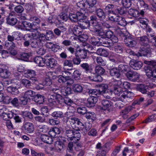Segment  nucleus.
Returning a JSON list of instances; mask_svg holds the SVG:
<instances>
[{"label":"nucleus","instance_id":"1","mask_svg":"<svg viewBox=\"0 0 156 156\" xmlns=\"http://www.w3.org/2000/svg\"><path fill=\"white\" fill-rule=\"evenodd\" d=\"M110 86L111 91L120 96L119 99L122 102L125 101V99L127 100V99L131 97L130 92L122 90L123 88L127 90L130 88V84L128 82H124L122 83L120 80H113L110 83Z\"/></svg>","mask_w":156,"mask_h":156},{"label":"nucleus","instance_id":"2","mask_svg":"<svg viewBox=\"0 0 156 156\" xmlns=\"http://www.w3.org/2000/svg\"><path fill=\"white\" fill-rule=\"evenodd\" d=\"M65 136L70 140H73L76 142L80 139L81 135L80 133L76 130L73 127L66 129L65 132Z\"/></svg>","mask_w":156,"mask_h":156},{"label":"nucleus","instance_id":"3","mask_svg":"<svg viewBox=\"0 0 156 156\" xmlns=\"http://www.w3.org/2000/svg\"><path fill=\"white\" fill-rule=\"evenodd\" d=\"M154 65V69H151V67H147L145 70L147 77L152 80H156V63Z\"/></svg>","mask_w":156,"mask_h":156},{"label":"nucleus","instance_id":"4","mask_svg":"<svg viewBox=\"0 0 156 156\" xmlns=\"http://www.w3.org/2000/svg\"><path fill=\"white\" fill-rule=\"evenodd\" d=\"M13 115L14 113L13 112L7 110L5 108L0 109V115L4 120L6 121L9 120L8 119L12 118L14 115Z\"/></svg>","mask_w":156,"mask_h":156},{"label":"nucleus","instance_id":"5","mask_svg":"<svg viewBox=\"0 0 156 156\" xmlns=\"http://www.w3.org/2000/svg\"><path fill=\"white\" fill-rule=\"evenodd\" d=\"M126 76L129 80L132 82L137 81L139 78L138 74L133 71H129L126 73Z\"/></svg>","mask_w":156,"mask_h":156},{"label":"nucleus","instance_id":"6","mask_svg":"<svg viewBox=\"0 0 156 156\" xmlns=\"http://www.w3.org/2000/svg\"><path fill=\"white\" fill-rule=\"evenodd\" d=\"M99 90L100 93L101 95H102L105 98H110L109 95L108 90V86L106 84H101L99 87Z\"/></svg>","mask_w":156,"mask_h":156},{"label":"nucleus","instance_id":"7","mask_svg":"<svg viewBox=\"0 0 156 156\" xmlns=\"http://www.w3.org/2000/svg\"><path fill=\"white\" fill-rule=\"evenodd\" d=\"M95 12V13L100 20H103L106 18V14L101 9H97L96 7H93V9L90 11L91 12Z\"/></svg>","mask_w":156,"mask_h":156},{"label":"nucleus","instance_id":"8","mask_svg":"<svg viewBox=\"0 0 156 156\" xmlns=\"http://www.w3.org/2000/svg\"><path fill=\"white\" fill-rule=\"evenodd\" d=\"M140 56H146L147 57H150L151 56V49L149 46H142L140 48L139 51Z\"/></svg>","mask_w":156,"mask_h":156},{"label":"nucleus","instance_id":"9","mask_svg":"<svg viewBox=\"0 0 156 156\" xmlns=\"http://www.w3.org/2000/svg\"><path fill=\"white\" fill-rule=\"evenodd\" d=\"M80 67L86 73H91L94 70V67L92 64L87 63H83L80 65Z\"/></svg>","mask_w":156,"mask_h":156},{"label":"nucleus","instance_id":"10","mask_svg":"<svg viewBox=\"0 0 156 156\" xmlns=\"http://www.w3.org/2000/svg\"><path fill=\"white\" fill-rule=\"evenodd\" d=\"M71 73L67 71H62V75L59 76L58 81L60 83H65L67 81L69 78V76L71 75Z\"/></svg>","mask_w":156,"mask_h":156},{"label":"nucleus","instance_id":"11","mask_svg":"<svg viewBox=\"0 0 156 156\" xmlns=\"http://www.w3.org/2000/svg\"><path fill=\"white\" fill-rule=\"evenodd\" d=\"M126 45L130 48L135 46L136 44V41L135 38L132 36H129L126 37L125 40Z\"/></svg>","mask_w":156,"mask_h":156},{"label":"nucleus","instance_id":"12","mask_svg":"<svg viewBox=\"0 0 156 156\" xmlns=\"http://www.w3.org/2000/svg\"><path fill=\"white\" fill-rule=\"evenodd\" d=\"M93 28L92 31L97 36H101L103 34V30L100 25L98 23L92 24Z\"/></svg>","mask_w":156,"mask_h":156},{"label":"nucleus","instance_id":"13","mask_svg":"<svg viewBox=\"0 0 156 156\" xmlns=\"http://www.w3.org/2000/svg\"><path fill=\"white\" fill-rule=\"evenodd\" d=\"M133 108L131 106H129L126 107L124 109L122 110L120 112V115L122 118L125 119L128 118L129 116L128 113L132 110Z\"/></svg>","mask_w":156,"mask_h":156},{"label":"nucleus","instance_id":"14","mask_svg":"<svg viewBox=\"0 0 156 156\" xmlns=\"http://www.w3.org/2000/svg\"><path fill=\"white\" fill-rule=\"evenodd\" d=\"M87 50L85 49H80L76 50L75 53V56L79 57L81 59H85L87 58Z\"/></svg>","mask_w":156,"mask_h":156},{"label":"nucleus","instance_id":"15","mask_svg":"<svg viewBox=\"0 0 156 156\" xmlns=\"http://www.w3.org/2000/svg\"><path fill=\"white\" fill-rule=\"evenodd\" d=\"M129 65L134 69L137 70L142 67L143 63L141 61L133 60L130 61Z\"/></svg>","mask_w":156,"mask_h":156},{"label":"nucleus","instance_id":"16","mask_svg":"<svg viewBox=\"0 0 156 156\" xmlns=\"http://www.w3.org/2000/svg\"><path fill=\"white\" fill-rule=\"evenodd\" d=\"M101 103L102 105L101 109L104 111H109L112 105L111 101L106 99L102 100L101 101Z\"/></svg>","mask_w":156,"mask_h":156},{"label":"nucleus","instance_id":"17","mask_svg":"<svg viewBox=\"0 0 156 156\" xmlns=\"http://www.w3.org/2000/svg\"><path fill=\"white\" fill-rule=\"evenodd\" d=\"M110 149V144L109 143H106L102 146L100 151L97 152L98 154L100 156H105L106 153Z\"/></svg>","mask_w":156,"mask_h":156},{"label":"nucleus","instance_id":"18","mask_svg":"<svg viewBox=\"0 0 156 156\" xmlns=\"http://www.w3.org/2000/svg\"><path fill=\"white\" fill-rule=\"evenodd\" d=\"M23 128H24V131L28 133H31L34 130V125L30 122H26L23 126Z\"/></svg>","mask_w":156,"mask_h":156},{"label":"nucleus","instance_id":"19","mask_svg":"<svg viewBox=\"0 0 156 156\" xmlns=\"http://www.w3.org/2000/svg\"><path fill=\"white\" fill-rule=\"evenodd\" d=\"M127 12V8L125 7L115 8L114 10L112 11V13L115 15L119 14L121 15L126 14Z\"/></svg>","mask_w":156,"mask_h":156},{"label":"nucleus","instance_id":"20","mask_svg":"<svg viewBox=\"0 0 156 156\" xmlns=\"http://www.w3.org/2000/svg\"><path fill=\"white\" fill-rule=\"evenodd\" d=\"M88 77L90 80L95 82H100L102 80L101 76L96 73H91Z\"/></svg>","mask_w":156,"mask_h":156},{"label":"nucleus","instance_id":"21","mask_svg":"<svg viewBox=\"0 0 156 156\" xmlns=\"http://www.w3.org/2000/svg\"><path fill=\"white\" fill-rule=\"evenodd\" d=\"M100 46L102 45L105 47H108L111 46L110 41L107 39L104 36H100Z\"/></svg>","mask_w":156,"mask_h":156},{"label":"nucleus","instance_id":"22","mask_svg":"<svg viewBox=\"0 0 156 156\" xmlns=\"http://www.w3.org/2000/svg\"><path fill=\"white\" fill-rule=\"evenodd\" d=\"M98 101L97 98L94 96H90L87 99V105L89 107H91L94 106L95 104Z\"/></svg>","mask_w":156,"mask_h":156},{"label":"nucleus","instance_id":"23","mask_svg":"<svg viewBox=\"0 0 156 156\" xmlns=\"http://www.w3.org/2000/svg\"><path fill=\"white\" fill-rule=\"evenodd\" d=\"M49 68H52L57 64V61L53 58H50L45 60V63Z\"/></svg>","mask_w":156,"mask_h":156},{"label":"nucleus","instance_id":"24","mask_svg":"<svg viewBox=\"0 0 156 156\" xmlns=\"http://www.w3.org/2000/svg\"><path fill=\"white\" fill-rule=\"evenodd\" d=\"M66 28L63 26H60L58 28H55L54 30V32L57 36L61 35L62 33H66Z\"/></svg>","mask_w":156,"mask_h":156},{"label":"nucleus","instance_id":"25","mask_svg":"<svg viewBox=\"0 0 156 156\" xmlns=\"http://www.w3.org/2000/svg\"><path fill=\"white\" fill-rule=\"evenodd\" d=\"M41 139L43 142L48 144H51L53 141L52 137L50 136L46 135H42L41 136Z\"/></svg>","mask_w":156,"mask_h":156},{"label":"nucleus","instance_id":"26","mask_svg":"<svg viewBox=\"0 0 156 156\" xmlns=\"http://www.w3.org/2000/svg\"><path fill=\"white\" fill-rule=\"evenodd\" d=\"M33 100L37 104H43L44 101V96L41 94H37L33 98Z\"/></svg>","mask_w":156,"mask_h":156},{"label":"nucleus","instance_id":"27","mask_svg":"<svg viewBox=\"0 0 156 156\" xmlns=\"http://www.w3.org/2000/svg\"><path fill=\"white\" fill-rule=\"evenodd\" d=\"M83 28L80 26L76 25L74 27L73 33L76 36L82 37Z\"/></svg>","mask_w":156,"mask_h":156},{"label":"nucleus","instance_id":"28","mask_svg":"<svg viewBox=\"0 0 156 156\" xmlns=\"http://www.w3.org/2000/svg\"><path fill=\"white\" fill-rule=\"evenodd\" d=\"M110 75L117 78H119L121 74L118 69L116 67H113L110 70Z\"/></svg>","mask_w":156,"mask_h":156},{"label":"nucleus","instance_id":"29","mask_svg":"<svg viewBox=\"0 0 156 156\" xmlns=\"http://www.w3.org/2000/svg\"><path fill=\"white\" fill-rule=\"evenodd\" d=\"M53 90L55 94L50 95L48 99V101L51 103H53L54 102H56L57 94L58 93V91H59V89H54Z\"/></svg>","mask_w":156,"mask_h":156},{"label":"nucleus","instance_id":"30","mask_svg":"<svg viewBox=\"0 0 156 156\" xmlns=\"http://www.w3.org/2000/svg\"><path fill=\"white\" fill-rule=\"evenodd\" d=\"M73 127L76 131H83L84 127V124L81 121L80 119L78 120L77 123H76V125L72 126Z\"/></svg>","mask_w":156,"mask_h":156},{"label":"nucleus","instance_id":"31","mask_svg":"<svg viewBox=\"0 0 156 156\" xmlns=\"http://www.w3.org/2000/svg\"><path fill=\"white\" fill-rule=\"evenodd\" d=\"M30 56V54L29 53H23L18 54L17 55V58L19 59L27 61L28 60Z\"/></svg>","mask_w":156,"mask_h":156},{"label":"nucleus","instance_id":"32","mask_svg":"<svg viewBox=\"0 0 156 156\" xmlns=\"http://www.w3.org/2000/svg\"><path fill=\"white\" fill-rule=\"evenodd\" d=\"M34 62L40 66H44L45 63V59L40 56L35 57L34 59Z\"/></svg>","mask_w":156,"mask_h":156},{"label":"nucleus","instance_id":"33","mask_svg":"<svg viewBox=\"0 0 156 156\" xmlns=\"http://www.w3.org/2000/svg\"><path fill=\"white\" fill-rule=\"evenodd\" d=\"M56 151L60 152L63 149L65 145L64 143L61 141H57L55 144Z\"/></svg>","mask_w":156,"mask_h":156},{"label":"nucleus","instance_id":"34","mask_svg":"<svg viewBox=\"0 0 156 156\" xmlns=\"http://www.w3.org/2000/svg\"><path fill=\"white\" fill-rule=\"evenodd\" d=\"M116 22H117L119 25L123 27L125 26L127 24L125 19L120 16L116 17Z\"/></svg>","mask_w":156,"mask_h":156},{"label":"nucleus","instance_id":"35","mask_svg":"<svg viewBox=\"0 0 156 156\" xmlns=\"http://www.w3.org/2000/svg\"><path fill=\"white\" fill-rule=\"evenodd\" d=\"M60 91L61 94L64 96H66L71 93L72 89L69 87H62L59 91Z\"/></svg>","mask_w":156,"mask_h":156},{"label":"nucleus","instance_id":"36","mask_svg":"<svg viewBox=\"0 0 156 156\" xmlns=\"http://www.w3.org/2000/svg\"><path fill=\"white\" fill-rule=\"evenodd\" d=\"M86 118L90 122H93L96 119V115L93 112H87L85 115Z\"/></svg>","mask_w":156,"mask_h":156},{"label":"nucleus","instance_id":"37","mask_svg":"<svg viewBox=\"0 0 156 156\" xmlns=\"http://www.w3.org/2000/svg\"><path fill=\"white\" fill-rule=\"evenodd\" d=\"M17 20L15 17L8 16L6 18V23L11 26H14L17 22Z\"/></svg>","mask_w":156,"mask_h":156},{"label":"nucleus","instance_id":"38","mask_svg":"<svg viewBox=\"0 0 156 156\" xmlns=\"http://www.w3.org/2000/svg\"><path fill=\"white\" fill-rule=\"evenodd\" d=\"M140 42L143 46H147L149 43V40L147 36H144L140 37Z\"/></svg>","mask_w":156,"mask_h":156},{"label":"nucleus","instance_id":"39","mask_svg":"<svg viewBox=\"0 0 156 156\" xmlns=\"http://www.w3.org/2000/svg\"><path fill=\"white\" fill-rule=\"evenodd\" d=\"M96 53L98 55L106 57L108 55V52L106 50L101 48H98L96 50Z\"/></svg>","mask_w":156,"mask_h":156},{"label":"nucleus","instance_id":"40","mask_svg":"<svg viewBox=\"0 0 156 156\" xmlns=\"http://www.w3.org/2000/svg\"><path fill=\"white\" fill-rule=\"evenodd\" d=\"M147 87L146 85L143 84L138 85L136 88L137 90L143 94H147Z\"/></svg>","mask_w":156,"mask_h":156},{"label":"nucleus","instance_id":"41","mask_svg":"<svg viewBox=\"0 0 156 156\" xmlns=\"http://www.w3.org/2000/svg\"><path fill=\"white\" fill-rule=\"evenodd\" d=\"M21 114L23 117L24 119L28 120L32 119L33 118V114L30 112L28 111L22 112Z\"/></svg>","mask_w":156,"mask_h":156},{"label":"nucleus","instance_id":"42","mask_svg":"<svg viewBox=\"0 0 156 156\" xmlns=\"http://www.w3.org/2000/svg\"><path fill=\"white\" fill-rule=\"evenodd\" d=\"M10 73L6 69L3 68H0V76L2 78H6L8 77Z\"/></svg>","mask_w":156,"mask_h":156},{"label":"nucleus","instance_id":"43","mask_svg":"<svg viewBox=\"0 0 156 156\" xmlns=\"http://www.w3.org/2000/svg\"><path fill=\"white\" fill-rule=\"evenodd\" d=\"M7 90L8 92L11 93L12 94L15 95L18 94L20 93L18 89L16 87H7Z\"/></svg>","mask_w":156,"mask_h":156},{"label":"nucleus","instance_id":"44","mask_svg":"<svg viewBox=\"0 0 156 156\" xmlns=\"http://www.w3.org/2000/svg\"><path fill=\"white\" fill-rule=\"evenodd\" d=\"M100 38H98L94 36L91 37L90 39V42L94 45L100 46Z\"/></svg>","mask_w":156,"mask_h":156},{"label":"nucleus","instance_id":"45","mask_svg":"<svg viewBox=\"0 0 156 156\" xmlns=\"http://www.w3.org/2000/svg\"><path fill=\"white\" fill-rule=\"evenodd\" d=\"M55 37V35L52 31L46 30L45 36V38L46 40L50 41Z\"/></svg>","mask_w":156,"mask_h":156},{"label":"nucleus","instance_id":"46","mask_svg":"<svg viewBox=\"0 0 156 156\" xmlns=\"http://www.w3.org/2000/svg\"><path fill=\"white\" fill-rule=\"evenodd\" d=\"M72 89L75 93H81L83 90L82 86L79 84H74L72 85Z\"/></svg>","mask_w":156,"mask_h":156},{"label":"nucleus","instance_id":"47","mask_svg":"<svg viewBox=\"0 0 156 156\" xmlns=\"http://www.w3.org/2000/svg\"><path fill=\"white\" fill-rule=\"evenodd\" d=\"M97 2L96 0H86V3L89 6V10L90 12L93 7H95L94 5Z\"/></svg>","mask_w":156,"mask_h":156},{"label":"nucleus","instance_id":"48","mask_svg":"<svg viewBox=\"0 0 156 156\" xmlns=\"http://www.w3.org/2000/svg\"><path fill=\"white\" fill-rule=\"evenodd\" d=\"M40 29L39 23H38V22H33L32 23L30 31L31 32H34L35 31H37Z\"/></svg>","mask_w":156,"mask_h":156},{"label":"nucleus","instance_id":"49","mask_svg":"<svg viewBox=\"0 0 156 156\" xmlns=\"http://www.w3.org/2000/svg\"><path fill=\"white\" fill-rule=\"evenodd\" d=\"M17 33L14 32L11 34L8 35L7 37L8 40L10 42H12L14 40H16L17 38L18 35Z\"/></svg>","mask_w":156,"mask_h":156},{"label":"nucleus","instance_id":"50","mask_svg":"<svg viewBox=\"0 0 156 156\" xmlns=\"http://www.w3.org/2000/svg\"><path fill=\"white\" fill-rule=\"evenodd\" d=\"M138 21L140 24V26L144 29H145L148 26L146 19H144L143 18H140Z\"/></svg>","mask_w":156,"mask_h":156},{"label":"nucleus","instance_id":"51","mask_svg":"<svg viewBox=\"0 0 156 156\" xmlns=\"http://www.w3.org/2000/svg\"><path fill=\"white\" fill-rule=\"evenodd\" d=\"M51 116L56 119L62 118L63 117V114L61 111H57L53 112L51 114Z\"/></svg>","mask_w":156,"mask_h":156},{"label":"nucleus","instance_id":"52","mask_svg":"<svg viewBox=\"0 0 156 156\" xmlns=\"http://www.w3.org/2000/svg\"><path fill=\"white\" fill-rule=\"evenodd\" d=\"M118 69L119 72L121 71L122 73L127 72L129 70V66L124 64L119 65L118 67Z\"/></svg>","mask_w":156,"mask_h":156},{"label":"nucleus","instance_id":"53","mask_svg":"<svg viewBox=\"0 0 156 156\" xmlns=\"http://www.w3.org/2000/svg\"><path fill=\"white\" fill-rule=\"evenodd\" d=\"M129 14L133 17L138 16L139 15V12L136 9L131 8L128 11Z\"/></svg>","mask_w":156,"mask_h":156},{"label":"nucleus","instance_id":"54","mask_svg":"<svg viewBox=\"0 0 156 156\" xmlns=\"http://www.w3.org/2000/svg\"><path fill=\"white\" fill-rule=\"evenodd\" d=\"M76 13H70L69 15V18L73 23H76L78 22Z\"/></svg>","mask_w":156,"mask_h":156},{"label":"nucleus","instance_id":"55","mask_svg":"<svg viewBox=\"0 0 156 156\" xmlns=\"http://www.w3.org/2000/svg\"><path fill=\"white\" fill-rule=\"evenodd\" d=\"M35 92L32 90H30L26 91L24 94V97L30 100V98L34 96Z\"/></svg>","mask_w":156,"mask_h":156},{"label":"nucleus","instance_id":"56","mask_svg":"<svg viewBox=\"0 0 156 156\" xmlns=\"http://www.w3.org/2000/svg\"><path fill=\"white\" fill-rule=\"evenodd\" d=\"M89 93L90 94H91V96H94L95 97H99L101 95L100 93L99 90L92 89L90 90L89 91Z\"/></svg>","mask_w":156,"mask_h":156},{"label":"nucleus","instance_id":"57","mask_svg":"<svg viewBox=\"0 0 156 156\" xmlns=\"http://www.w3.org/2000/svg\"><path fill=\"white\" fill-rule=\"evenodd\" d=\"M25 75L28 78H30L36 75V72L34 70L28 69L26 71Z\"/></svg>","mask_w":156,"mask_h":156},{"label":"nucleus","instance_id":"58","mask_svg":"<svg viewBox=\"0 0 156 156\" xmlns=\"http://www.w3.org/2000/svg\"><path fill=\"white\" fill-rule=\"evenodd\" d=\"M21 23L23 27L25 28L26 30L30 31L32 23H30L28 22L25 21H21Z\"/></svg>","mask_w":156,"mask_h":156},{"label":"nucleus","instance_id":"59","mask_svg":"<svg viewBox=\"0 0 156 156\" xmlns=\"http://www.w3.org/2000/svg\"><path fill=\"white\" fill-rule=\"evenodd\" d=\"M95 73L98 75L103 74L105 72V69L99 66H96L95 68Z\"/></svg>","mask_w":156,"mask_h":156},{"label":"nucleus","instance_id":"60","mask_svg":"<svg viewBox=\"0 0 156 156\" xmlns=\"http://www.w3.org/2000/svg\"><path fill=\"white\" fill-rule=\"evenodd\" d=\"M138 8L143 7L145 9H147L148 5L147 4H146L144 1L142 0H139L136 3Z\"/></svg>","mask_w":156,"mask_h":156},{"label":"nucleus","instance_id":"61","mask_svg":"<svg viewBox=\"0 0 156 156\" xmlns=\"http://www.w3.org/2000/svg\"><path fill=\"white\" fill-rule=\"evenodd\" d=\"M77 20L78 21H81L82 20H83L86 18V16L85 15V14L80 11H78L76 12Z\"/></svg>","mask_w":156,"mask_h":156},{"label":"nucleus","instance_id":"62","mask_svg":"<svg viewBox=\"0 0 156 156\" xmlns=\"http://www.w3.org/2000/svg\"><path fill=\"white\" fill-rule=\"evenodd\" d=\"M30 45L32 47L34 48H38L42 46L37 39H33Z\"/></svg>","mask_w":156,"mask_h":156},{"label":"nucleus","instance_id":"63","mask_svg":"<svg viewBox=\"0 0 156 156\" xmlns=\"http://www.w3.org/2000/svg\"><path fill=\"white\" fill-rule=\"evenodd\" d=\"M21 83L25 87L27 88H29L31 86V82L26 79H22Z\"/></svg>","mask_w":156,"mask_h":156},{"label":"nucleus","instance_id":"64","mask_svg":"<svg viewBox=\"0 0 156 156\" xmlns=\"http://www.w3.org/2000/svg\"><path fill=\"white\" fill-rule=\"evenodd\" d=\"M156 119V115L153 114L148 117L143 122L147 123L149 122H153Z\"/></svg>","mask_w":156,"mask_h":156}]
</instances>
